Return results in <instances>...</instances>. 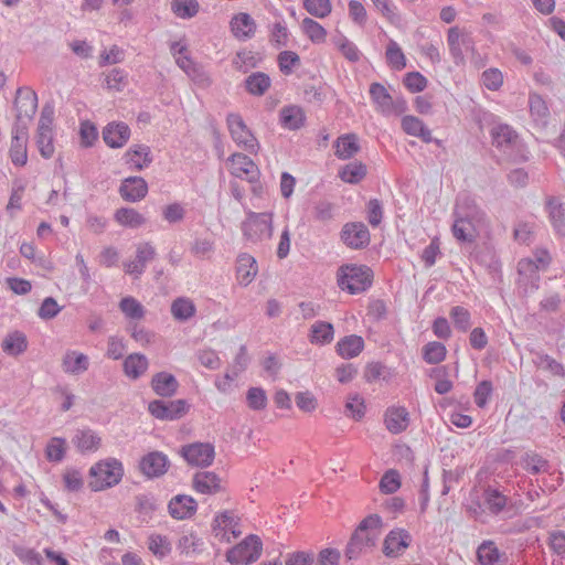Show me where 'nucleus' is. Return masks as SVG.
Returning a JSON list of instances; mask_svg holds the SVG:
<instances>
[{"instance_id":"24","label":"nucleus","mask_w":565,"mask_h":565,"mask_svg":"<svg viewBox=\"0 0 565 565\" xmlns=\"http://www.w3.org/2000/svg\"><path fill=\"white\" fill-rule=\"evenodd\" d=\"M231 30L238 40H247L256 32V22L248 13H237L231 20Z\"/></svg>"},{"instance_id":"23","label":"nucleus","mask_w":565,"mask_h":565,"mask_svg":"<svg viewBox=\"0 0 565 565\" xmlns=\"http://www.w3.org/2000/svg\"><path fill=\"white\" fill-rule=\"evenodd\" d=\"M149 367V360L142 353H131L127 355L122 363L124 374L132 381L140 379L146 374Z\"/></svg>"},{"instance_id":"43","label":"nucleus","mask_w":565,"mask_h":565,"mask_svg":"<svg viewBox=\"0 0 565 565\" xmlns=\"http://www.w3.org/2000/svg\"><path fill=\"white\" fill-rule=\"evenodd\" d=\"M478 559L482 565H494L500 562V552L491 541L483 542L477 551Z\"/></svg>"},{"instance_id":"21","label":"nucleus","mask_w":565,"mask_h":565,"mask_svg":"<svg viewBox=\"0 0 565 565\" xmlns=\"http://www.w3.org/2000/svg\"><path fill=\"white\" fill-rule=\"evenodd\" d=\"M483 211L477 205L475 199L469 195H463L457 201L455 217H462L473 224H477L483 220Z\"/></svg>"},{"instance_id":"45","label":"nucleus","mask_w":565,"mask_h":565,"mask_svg":"<svg viewBox=\"0 0 565 565\" xmlns=\"http://www.w3.org/2000/svg\"><path fill=\"white\" fill-rule=\"evenodd\" d=\"M523 467L532 475H537L541 472H547L550 468V463L546 459L537 454H529L526 452L522 457Z\"/></svg>"},{"instance_id":"34","label":"nucleus","mask_w":565,"mask_h":565,"mask_svg":"<svg viewBox=\"0 0 565 565\" xmlns=\"http://www.w3.org/2000/svg\"><path fill=\"white\" fill-rule=\"evenodd\" d=\"M333 337L334 329L330 322L317 321L310 328L309 341L312 344H328L333 340Z\"/></svg>"},{"instance_id":"39","label":"nucleus","mask_w":565,"mask_h":565,"mask_svg":"<svg viewBox=\"0 0 565 565\" xmlns=\"http://www.w3.org/2000/svg\"><path fill=\"white\" fill-rule=\"evenodd\" d=\"M195 312L196 309L193 301L184 297L177 298L171 305V313L179 321L189 320Z\"/></svg>"},{"instance_id":"28","label":"nucleus","mask_w":565,"mask_h":565,"mask_svg":"<svg viewBox=\"0 0 565 565\" xmlns=\"http://www.w3.org/2000/svg\"><path fill=\"white\" fill-rule=\"evenodd\" d=\"M370 96L377 109L383 115H391L394 109V100L387 89L380 83H373L370 86Z\"/></svg>"},{"instance_id":"4","label":"nucleus","mask_w":565,"mask_h":565,"mask_svg":"<svg viewBox=\"0 0 565 565\" xmlns=\"http://www.w3.org/2000/svg\"><path fill=\"white\" fill-rule=\"evenodd\" d=\"M340 273L339 287L352 295L366 290L372 284V270L367 266L344 265Z\"/></svg>"},{"instance_id":"46","label":"nucleus","mask_w":565,"mask_h":565,"mask_svg":"<svg viewBox=\"0 0 565 565\" xmlns=\"http://www.w3.org/2000/svg\"><path fill=\"white\" fill-rule=\"evenodd\" d=\"M301 28L303 32L307 34V36L313 42V43H322L326 40L327 31L326 29L318 23L317 21L305 18L301 23Z\"/></svg>"},{"instance_id":"37","label":"nucleus","mask_w":565,"mask_h":565,"mask_svg":"<svg viewBox=\"0 0 565 565\" xmlns=\"http://www.w3.org/2000/svg\"><path fill=\"white\" fill-rule=\"evenodd\" d=\"M366 175V166L361 161H353L344 166L339 171V177L342 181L356 184Z\"/></svg>"},{"instance_id":"8","label":"nucleus","mask_w":565,"mask_h":565,"mask_svg":"<svg viewBox=\"0 0 565 565\" xmlns=\"http://www.w3.org/2000/svg\"><path fill=\"white\" fill-rule=\"evenodd\" d=\"M190 409V404L186 399H175L166 402L162 399H154L149 403L148 411L157 419L160 420H177L182 418Z\"/></svg>"},{"instance_id":"40","label":"nucleus","mask_w":565,"mask_h":565,"mask_svg":"<svg viewBox=\"0 0 565 565\" xmlns=\"http://www.w3.org/2000/svg\"><path fill=\"white\" fill-rule=\"evenodd\" d=\"M67 444L64 438L52 437L45 446V457L51 462H60L64 459Z\"/></svg>"},{"instance_id":"29","label":"nucleus","mask_w":565,"mask_h":565,"mask_svg":"<svg viewBox=\"0 0 565 565\" xmlns=\"http://www.w3.org/2000/svg\"><path fill=\"white\" fill-rule=\"evenodd\" d=\"M1 349L8 355L18 356L28 349V339L23 332L13 331L4 337Z\"/></svg>"},{"instance_id":"30","label":"nucleus","mask_w":565,"mask_h":565,"mask_svg":"<svg viewBox=\"0 0 565 565\" xmlns=\"http://www.w3.org/2000/svg\"><path fill=\"white\" fill-rule=\"evenodd\" d=\"M305 120V113L299 106H286L280 110V124L284 128L297 130L303 126Z\"/></svg>"},{"instance_id":"48","label":"nucleus","mask_w":565,"mask_h":565,"mask_svg":"<svg viewBox=\"0 0 565 565\" xmlns=\"http://www.w3.org/2000/svg\"><path fill=\"white\" fill-rule=\"evenodd\" d=\"M199 2L196 0H172V11L182 19H190L199 11Z\"/></svg>"},{"instance_id":"6","label":"nucleus","mask_w":565,"mask_h":565,"mask_svg":"<svg viewBox=\"0 0 565 565\" xmlns=\"http://www.w3.org/2000/svg\"><path fill=\"white\" fill-rule=\"evenodd\" d=\"M263 544L257 535H249L226 553V561L233 565H247L260 556Z\"/></svg>"},{"instance_id":"32","label":"nucleus","mask_w":565,"mask_h":565,"mask_svg":"<svg viewBox=\"0 0 565 565\" xmlns=\"http://www.w3.org/2000/svg\"><path fill=\"white\" fill-rule=\"evenodd\" d=\"M334 147L335 156L342 160L352 158L360 150L358 137L354 134L340 136L334 142Z\"/></svg>"},{"instance_id":"26","label":"nucleus","mask_w":565,"mask_h":565,"mask_svg":"<svg viewBox=\"0 0 565 565\" xmlns=\"http://www.w3.org/2000/svg\"><path fill=\"white\" fill-rule=\"evenodd\" d=\"M258 273L256 259L249 254L238 255L236 260V274L241 285H249Z\"/></svg>"},{"instance_id":"3","label":"nucleus","mask_w":565,"mask_h":565,"mask_svg":"<svg viewBox=\"0 0 565 565\" xmlns=\"http://www.w3.org/2000/svg\"><path fill=\"white\" fill-rule=\"evenodd\" d=\"M122 476L124 467L119 460L115 458L102 460L89 469L88 487L92 491L111 488L120 482Z\"/></svg>"},{"instance_id":"14","label":"nucleus","mask_w":565,"mask_h":565,"mask_svg":"<svg viewBox=\"0 0 565 565\" xmlns=\"http://www.w3.org/2000/svg\"><path fill=\"white\" fill-rule=\"evenodd\" d=\"M412 535L404 529H394L388 532L383 542V553L386 557H398L411 545Z\"/></svg>"},{"instance_id":"17","label":"nucleus","mask_w":565,"mask_h":565,"mask_svg":"<svg viewBox=\"0 0 565 565\" xmlns=\"http://www.w3.org/2000/svg\"><path fill=\"white\" fill-rule=\"evenodd\" d=\"M148 193V184L141 177H128L121 181L119 194L127 202H139Z\"/></svg>"},{"instance_id":"22","label":"nucleus","mask_w":565,"mask_h":565,"mask_svg":"<svg viewBox=\"0 0 565 565\" xmlns=\"http://www.w3.org/2000/svg\"><path fill=\"white\" fill-rule=\"evenodd\" d=\"M151 388L161 397H171L177 393L179 382L173 374L162 371L152 376Z\"/></svg>"},{"instance_id":"58","label":"nucleus","mask_w":565,"mask_h":565,"mask_svg":"<svg viewBox=\"0 0 565 565\" xmlns=\"http://www.w3.org/2000/svg\"><path fill=\"white\" fill-rule=\"evenodd\" d=\"M550 217L556 233L559 236H565V207L551 205Z\"/></svg>"},{"instance_id":"51","label":"nucleus","mask_w":565,"mask_h":565,"mask_svg":"<svg viewBox=\"0 0 565 565\" xmlns=\"http://www.w3.org/2000/svg\"><path fill=\"white\" fill-rule=\"evenodd\" d=\"M401 488L399 473L394 470H387L380 480V490L385 494H393Z\"/></svg>"},{"instance_id":"2","label":"nucleus","mask_w":565,"mask_h":565,"mask_svg":"<svg viewBox=\"0 0 565 565\" xmlns=\"http://www.w3.org/2000/svg\"><path fill=\"white\" fill-rule=\"evenodd\" d=\"M382 525L383 521L379 514H370L364 518L347 545L345 557L349 561L358 559L367 550H372L376 545L379 530Z\"/></svg>"},{"instance_id":"9","label":"nucleus","mask_w":565,"mask_h":565,"mask_svg":"<svg viewBox=\"0 0 565 565\" xmlns=\"http://www.w3.org/2000/svg\"><path fill=\"white\" fill-rule=\"evenodd\" d=\"M226 121L233 140L250 153H256L259 148V143L252 131L247 128L243 118L238 114H230Z\"/></svg>"},{"instance_id":"19","label":"nucleus","mask_w":565,"mask_h":565,"mask_svg":"<svg viewBox=\"0 0 565 565\" xmlns=\"http://www.w3.org/2000/svg\"><path fill=\"white\" fill-rule=\"evenodd\" d=\"M168 509L173 519L184 520L191 518L196 512L198 503L190 495L178 494L170 500Z\"/></svg>"},{"instance_id":"61","label":"nucleus","mask_w":565,"mask_h":565,"mask_svg":"<svg viewBox=\"0 0 565 565\" xmlns=\"http://www.w3.org/2000/svg\"><path fill=\"white\" fill-rule=\"evenodd\" d=\"M81 142L84 147H92L98 137L97 128L90 121H84L79 128Z\"/></svg>"},{"instance_id":"13","label":"nucleus","mask_w":565,"mask_h":565,"mask_svg":"<svg viewBox=\"0 0 565 565\" xmlns=\"http://www.w3.org/2000/svg\"><path fill=\"white\" fill-rule=\"evenodd\" d=\"M341 239L352 249H362L370 244L371 235L364 223L349 222L342 227Z\"/></svg>"},{"instance_id":"57","label":"nucleus","mask_w":565,"mask_h":565,"mask_svg":"<svg viewBox=\"0 0 565 565\" xmlns=\"http://www.w3.org/2000/svg\"><path fill=\"white\" fill-rule=\"evenodd\" d=\"M450 316L458 330L466 332L470 328V313L466 308L460 306L454 307Z\"/></svg>"},{"instance_id":"10","label":"nucleus","mask_w":565,"mask_h":565,"mask_svg":"<svg viewBox=\"0 0 565 565\" xmlns=\"http://www.w3.org/2000/svg\"><path fill=\"white\" fill-rule=\"evenodd\" d=\"M180 455L189 465L205 468L212 465L215 450L210 443H193L183 446L180 449Z\"/></svg>"},{"instance_id":"27","label":"nucleus","mask_w":565,"mask_h":565,"mask_svg":"<svg viewBox=\"0 0 565 565\" xmlns=\"http://www.w3.org/2000/svg\"><path fill=\"white\" fill-rule=\"evenodd\" d=\"M72 443L82 454L95 452L100 446V437L92 429H78Z\"/></svg>"},{"instance_id":"36","label":"nucleus","mask_w":565,"mask_h":565,"mask_svg":"<svg viewBox=\"0 0 565 565\" xmlns=\"http://www.w3.org/2000/svg\"><path fill=\"white\" fill-rule=\"evenodd\" d=\"M452 234L459 242L472 243L477 237L476 224L462 217H456Z\"/></svg>"},{"instance_id":"16","label":"nucleus","mask_w":565,"mask_h":565,"mask_svg":"<svg viewBox=\"0 0 565 565\" xmlns=\"http://www.w3.org/2000/svg\"><path fill=\"white\" fill-rule=\"evenodd\" d=\"M490 136L492 146L502 152L513 149L519 142V136L515 130L507 124H499L491 128Z\"/></svg>"},{"instance_id":"25","label":"nucleus","mask_w":565,"mask_h":565,"mask_svg":"<svg viewBox=\"0 0 565 565\" xmlns=\"http://www.w3.org/2000/svg\"><path fill=\"white\" fill-rule=\"evenodd\" d=\"M409 414L405 407H388L385 412V425L390 433L399 434L409 424Z\"/></svg>"},{"instance_id":"54","label":"nucleus","mask_w":565,"mask_h":565,"mask_svg":"<svg viewBox=\"0 0 565 565\" xmlns=\"http://www.w3.org/2000/svg\"><path fill=\"white\" fill-rule=\"evenodd\" d=\"M120 310L131 319H141L145 316L143 307L132 297H126L120 300Z\"/></svg>"},{"instance_id":"64","label":"nucleus","mask_w":565,"mask_h":565,"mask_svg":"<svg viewBox=\"0 0 565 565\" xmlns=\"http://www.w3.org/2000/svg\"><path fill=\"white\" fill-rule=\"evenodd\" d=\"M157 253L154 247L146 242L141 243L137 246L136 250V260L142 265V268H146L148 262L152 260L156 257Z\"/></svg>"},{"instance_id":"33","label":"nucleus","mask_w":565,"mask_h":565,"mask_svg":"<svg viewBox=\"0 0 565 565\" xmlns=\"http://www.w3.org/2000/svg\"><path fill=\"white\" fill-rule=\"evenodd\" d=\"M125 158L127 163L134 164V168L138 171H141L152 162L150 148L143 145L131 147L125 153Z\"/></svg>"},{"instance_id":"38","label":"nucleus","mask_w":565,"mask_h":565,"mask_svg":"<svg viewBox=\"0 0 565 565\" xmlns=\"http://www.w3.org/2000/svg\"><path fill=\"white\" fill-rule=\"evenodd\" d=\"M115 220L122 226L137 228L146 223V218L131 207H120L115 213Z\"/></svg>"},{"instance_id":"11","label":"nucleus","mask_w":565,"mask_h":565,"mask_svg":"<svg viewBox=\"0 0 565 565\" xmlns=\"http://www.w3.org/2000/svg\"><path fill=\"white\" fill-rule=\"evenodd\" d=\"M138 468L146 478L156 479L168 472L170 460L162 451L153 450L140 458Z\"/></svg>"},{"instance_id":"59","label":"nucleus","mask_w":565,"mask_h":565,"mask_svg":"<svg viewBox=\"0 0 565 565\" xmlns=\"http://www.w3.org/2000/svg\"><path fill=\"white\" fill-rule=\"evenodd\" d=\"M482 83L490 90H497L503 83L502 73L497 68H489L482 73Z\"/></svg>"},{"instance_id":"12","label":"nucleus","mask_w":565,"mask_h":565,"mask_svg":"<svg viewBox=\"0 0 565 565\" xmlns=\"http://www.w3.org/2000/svg\"><path fill=\"white\" fill-rule=\"evenodd\" d=\"M447 43L457 65L463 63L465 52L472 51L475 44L471 35L458 26H452L448 30Z\"/></svg>"},{"instance_id":"42","label":"nucleus","mask_w":565,"mask_h":565,"mask_svg":"<svg viewBox=\"0 0 565 565\" xmlns=\"http://www.w3.org/2000/svg\"><path fill=\"white\" fill-rule=\"evenodd\" d=\"M446 347L441 342L433 341L428 342L423 348V359L428 364H438L446 358Z\"/></svg>"},{"instance_id":"31","label":"nucleus","mask_w":565,"mask_h":565,"mask_svg":"<svg viewBox=\"0 0 565 565\" xmlns=\"http://www.w3.org/2000/svg\"><path fill=\"white\" fill-rule=\"evenodd\" d=\"M363 349V338L355 334L342 338L337 344V352L344 359H352L358 356Z\"/></svg>"},{"instance_id":"44","label":"nucleus","mask_w":565,"mask_h":565,"mask_svg":"<svg viewBox=\"0 0 565 565\" xmlns=\"http://www.w3.org/2000/svg\"><path fill=\"white\" fill-rule=\"evenodd\" d=\"M483 495L488 509L494 514L500 513L507 505V497L503 495L498 489L488 487L484 490Z\"/></svg>"},{"instance_id":"35","label":"nucleus","mask_w":565,"mask_h":565,"mask_svg":"<svg viewBox=\"0 0 565 565\" xmlns=\"http://www.w3.org/2000/svg\"><path fill=\"white\" fill-rule=\"evenodd\" d=\"M270 77L266 73L255 72L245 79V88L252 95L263 96L270 87Z\"/></svg>"},{"instance_id":"41","label":"nucleus","mask_w":565,"mask_h":565,"mask_svg":"<svg viewBox=\"0 0 565 565\" xmlns=\"http://www.w3.org/2000/svg\"><path fill=\"white\" fill-rule=\"evenodd\" d=\"M63 363L65 371L73 374L83 373L88 369V358L83 353L70 352Z\"/></svg>"},{"instance_id":"53","label":"nucleus","mask_w":565,"mask_h":565,"mask_svg":"<svg viewBox=\"0 0 565 565\" xmlns=\"http://www.w3.org/2000/svg\"><path fill=\"white\" fill-rule=\"evenodd\" d=\"M246 401L253 411H263L267 406V395L262 387H250L246 394Z\"/></svg>"},{"instance_id":"49","label":"nucleus","mask_w":565,"mask_h":565,"mask_svg":"<svg viewBox=\"0 0 565 565\" xmlns=\"http://www.w3.org/2000/svg\"><path fill=\"white\" fill-rule=\"evenodd\" d=\"M387 63L395 70L401 71L406 66V58L398 44L391 40L386 47Z\"/></svg>"},{"instance_id":"62","label":"nucleus","mask_w":565,"mask_h":565,"mask_svg":"<svg viewBox=\"0 0 565 565\" xmlns=\"http://www.w3.org/2000/svg\"><path fill=\"white\" fill-rule=\"evenodd\" d=\"M126 351V345L121 338L109 337L107 343V356L113 360H120Z\"/></svg>"},{"instance_id":"60","label":"nucleus","mask_w":565,"mask_h":565,"mask_svg":"<svg viewBox=\"0 0 565 565\" xmlns=\"http://www.w3.org/2000/svg\"><path fill=\"white\" fill-rule=\"evenodd\" d=\"M149 550L158 556H164L170 552V543L167 537L161 535H151L149 537Z\"/></svg>"},{"instance_id":"52","label":"nucleus","mask_w":565,"mask_h":565,"mask_svg":"<svg viewBox=\"0 0 565 565\" xmlns=\"http://www.w3.org/2000/svg\"><path fill=\"white\" fill-rule=\"evenodd\" d=\"M277 62L280 72L289 75L292 73L294 67L300 65V57L294 51H282L278 54Z\"/></svg>"},{"instance_id":"15","label":"nucleus","mask_w":565,"mask_h":565,"mask_svg":"<svg viewBox=\"0 0 565 565\" xmlns=\"http://www.w3.org/2000/svg\"><path fill=\"white\" fill-rule=\"evenodd\" d=\"M228 160L232 162V174L236 178L245 179L250 183H256L259 179V170L254 161L244 153H233Z\"/></svg>"},{"instance_id":"50","label":"nucleus","mask_w":565,"mask_h":565,"mask_svg":"<svg viewBox=\"0 0 565 565\" xmlns=\"http://www.w3.org/2000/svg\"><path fill=\"white\" fill-rule=\"evenodd\" d=\"M303 8L313 17L326 18L331 13L330 0H303Z\"/></svg>"},{"instance_id":"20","label":"nucleus","mask_w":565,"mask_h":565,"mask_svg":"<svg viewBox=\"0 0 565 565\" xmlns=\"http://www.w3.org/2000/svg\"><path fill=\"white\" fill-rule=\"evenodd\" d=\"M222 480L213 471H199L193 476L192 487L202 494H215L222 491Z\"/></svg>"},{"instance_id":"18","label":"nucleus","mask_w":565,"mask_h":565,"mask_svg":"<svg viewBox=\"0 0 565 565\" xmlns=\"http://www.w3.org/2000/svg\"><path fill=\"white\" fill-rule=\"evenodd\" d=\"M129 138L130 128L122 121L109 122L103 129V139L105 143L113 149L122 148L128 142Z\"/></svg>"},{"instance_id":"5","label":"nucleus","mask_w":565,"mask_h":565,"mask_svg":"<svg viewBox=\"0 0 565 565\" xmlns=\"http://www.w3.org/2000/svg\"><path fill=\"white\" fill-rule=\"evenodd\" d=\"M242 231L245 238L253 243L271 237V214L249 212L247 218L242 223Z\"/></svg>"},{"instance_id":"55","label":"nucleus","mask_w":565,"mask_h":565,"mask_svg":"<svg viewBox=\"0 0 565 565\" xmlns=\"http://www.w3.org/2000/svg\"><path fill=\"white\" fill-rule=\"evenodd\" d=\"M403 84L411 93H419L427 87V78L419 72H409L404 76Z\"/></svg>"},{"instance_id":"47","label":"nucleus","mask_w":565,"mask_h":565,"mask_svg":"<svg viewBox=\"0 0 565 565\" xmlns=\"http://www.w3.org/2000/svg\"><path fill=\"white\" fill-rule=\"evenodd\" d=\"M333 43L348 61L358 62L360 60V52L356 45L349 41L344 35L338 34L334 36Z\"/></svg>"},{"instance_id":"56","label":"nucleus","mask_w":565,"mask_h":565,"mask_svg":"<svg viewBox=\"0 0 565 565\" xmlns=\"http://www.w3.org/2000/svg\"><path fill=\"white\" fill-rule=\"evenodd\" d=\"M492 391H493V387H492L491 381H488V380L481 381L477 385L475 393H473L476 405L480 408H483L487 405L488 399L492 394Z\"/></svg>"},{"instance_id":"1","label":"nucleus","mask_w":565,"mask_h":565,"mask_svg":"<svg viewBox=\"0 0 565 565\" xmlns=\"http://www.w3.org/2000/svg\"><path fill=\"white\" fill-rule=\"evenodd\" d=\"M14 108L17 110V119L13 129L10 156L14 164L23 166L28 158V124L33 120V116L35 115V90L29 87L19 88L14 99Z\"/></svg>"},{"instance_id":"7","label":"nucleus","mask_w":565,"mask_h":565,"mask_svg":"<svg viewBox=\"0 0 565 565\" xmlns=\"http://www.w3.org/2000/svg\"><path fill=\"white\" fill-rule=\"evenodd\" d=\"M53 121H54V105L46 103L41 111V117L38 124V147L41 154L49 159L54 153L53 146Z\"/></svg>"},{"instance_id":"63","label":"nucleus","mask_w":565,"mask_h":565,"mask_svg":"<svg viewBox=\"0 0 565 565\" xmlns=\"http://www.w3.org/2000/svg\"><path fill=\"white\" fill-rule=\"evenodd\" d=\"M530 111L536 118H545L548 115V108L545 100L537 94L530 95Z\"/></svg>"}]
</instances>
